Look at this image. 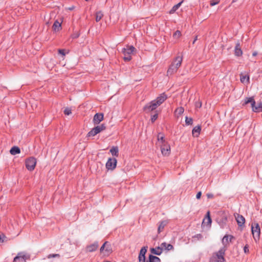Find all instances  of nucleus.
I'll use <instances>...</instances> for the list:
<instances>
[{
    "mask_svg": "<svg viewBox=\"0 0 262 262\" xmlns=\"http://www.w3.org/2000/svg\"><path fill=\"white\" fill-rule=\"evenodd\" d=\"M240 80L242 83H244L246 80H247V83H249V76L247 75H243V74H241Z\"/></svg>",
    "mask_w": 262,
    "mask_h": 262,
    "instance_id": "26",
    "label": "nucleus"
},
{
    "mask_svg": "<svg viewBox=\"0 0 262 262\" xmlns=\"http://www.w3.org/2000/svg\"><path fill=\"white\" fill-rule=\"evenodd\" d=\"M211 219L210 215V212L208 211L207 212V214L205 216V217L204 219L202 224L206 225V226H211Z\"/></svg>",
    "mask_w": 262,
    "mask_h": 262,
    "instance_id": "15",
    "label": "nucleus"
},
{
    "mask_svg": "<svg viewBox=\"0 0 262 262\" xmlns=\"http://www.w3.org/2000/svg\"><path fill=\"white\" fill-rule=\"evenodd\" d=\"M30 259V256L29 254L20 252L14 258L13 262H26L27 260Z\"/></svg>",
    "mask_w": 262,
    "mask_h": 262,
    "instance_id": "6",
    "label": "nucleus"
},
{
    "mask_svg": "<svg viewBox=\"0 0 262 262\" xmlns=\"http://www.w3.org/2000/svg\"><path fill=\"white\" fill-rule=\"evenodd\" d=\"M167 98L165 93L161 94L156 99L147 103L143 107V110L146 113H149L155 110L159 106L162 104Z\"/></svg>",
    "mask_w": 262,
    "mask_h": 262,
    "instance_id": "1",
    "label": "nucleus"
},
{
    "mask_svg": "<svg viewBox=\"0 0 262 262\" xmlns=\"http://www.w3.org/2000/svg\"><path fill=\"white\" fill-rule=\"evenodd\" d=\"M103 16V14L101 11H98L96 13V21L97 22L99 21L102 17Z\"/></svg>",
    "mask_w": 262,
    "mask_h": 262,
    "instance_id": "27",
    "label": "nucleus"
},
{
    "mask_svg": "<svg viewBox=\"0 0 262 262\" xmlns=\"http://www.w3.org/2000/svg\"><path fill=\"white\" fill-rule=\"evenodd\" d=\"M105 252L107 254H109L112 253V250L111 244L107 242V245L105 247Z\"/></svg>",
    "mask_w": 262,
    "mask_h": 262,
    "instance_id": "30",
    "label": "nucleus"
},
{
    "mask_svg": "<svg viewBox=\"0 0 262 262\" xmlns=\"http://www.w3.org/2000/svg\"><path fill=\"white\" fill-rule=\"evenodd\" d=\"M149 256L151 258V259L153 260V262H161V259L160 258L156 256H154L153 255L150 254Z\"/></svg>",
    "mask_w": 262,
    "mask_h": 262,
    "instance_id": "35",
    "label": "nucleus"
},
{
    "mask_svg": "<svg viewBox=\"0 0 262 262\" xmlns=\"http://www.w3.org/2000/svg\"><path fill=\"white\" fill-rule=\"evenodd\" d=\"M201 195H202V192L201 191H199L197 193L196 195V198L197 199H200L201 198Z\"/></svg>",
    "mask_w": 262,
    "mask_h": 262,
    "instance_id": "47",
    "label": "nucleus"
},
{
    "mask_svg": "<svg viewBox=\"0 0 262 262\" xmlns=\"http://www.w3.org/2000/svg\"><path fill=\"white\" fill-rule=\"evenodd\" d=\"M181 35V33L180 31H176L173 34L174 38H179Z\"/></svg>",
    "mask_w": 262,
    "mask_h": 262,
    "instance_id": "39",
    "label": "nucleus"
},
{
    "mask_svg": "<svg viewBox=\"0 0 262 262\" xmlns=\"http://www.w3.org/2000/svg\"><path fill=\"white\" fill-rule=\"evenodd\" d=\"M53 257H60L59 254H50L47 256V258L50 259Z\"/></svg>",
    "mask_w": 262,
    "mask_h": 262,
    "instance_id": "38",
    "label": "nucleus"
},
{
    "mask_svg": "<svg viewBox=\"0 0 262 262\" xmlns=\"http://www.w3.org/2000/svg\"><path fill=\"white\" fill-rule=\"evenodd\" d=\"M107 245V242H105L100 248V252H102L104 250L105 251V247Z\"/></svg>",
    "mask_w": 262,
    "mask_h": 262,
    "instance_id": "43",
    "label": "nucleus"
},
{
    "mask_svg": "<svg viewBox=\"0 0 262 262\" xmlns=\"http://www.w3.org/2000/svg\"><path fill=\"white\" fill-rule=\"evenodd\" d=\"M201 130V127L200 126H196L194 127L192 131V135L194 137H198L200 134Z\"/></svg>",
    "mask_w": 262,
    "mask_h": 262,
    "instance_id": "21",
    "label": "nucleus"
},
{
    "mask_svg": "<svg viewBox=\"0 0 262 262\" xmlns=\"http://www.w3.org/2000/svg\"><path fill=\"white\" fill-rule=\"evenodd\" d=\"M251 230L255 241H256L257 239H259L260 230L258 224L257 223H252L251 226Z\"/></svg>",
    "mask_w": 262,
    "mask_h": 262,
    "instance_id": "7",
    "label": "nucleus"
},
{
    "mask_svg": "<svg viewBox=\"0 0 262 262\" xmlns=\"http://www.w3.org/2000/svg\"><path fill=\"white\" fill-rule=\"evenodd\" d=\"M183 61V55H178L174 57L170 64L167 71V76H171L176 73L179 68L181 67Z\"/></svg>",
    "mask_w": 262,
    "mask_h": 262,
    "instance_id": "2",
    "label": "nucleus"
},
{
    "mask_svg": "<svg viewBox=\"0 0 262 262\" xmlns=\"http://www.w3.org/2000/svg\"><path fill=\"white\" fill-rule=\"evenodd\" d=\"M75 9V6H72L71 7H70L68 8H67V10L72 11Z\"/></svg>",
    "mask_w": 262,
    "mask_h": 262,
    "instance_id": "49",
    "label": "nucleus"
},
{
    "mask_svg": "<svg viewBox=\"0 0 262 262\" xmlns=\"http://www.w3.org/2000/svg\"><path fill=\"white\" fill-rule=\"evenodd\" d=\"M195 106L196 108H201L202 106V102L200 101L195 102Z\"/></svg>",
    "mask_w": 262,
    "mask_h": 262,
    "instance_id": "42",
    "label": "nucleus"
},
{
    "mask_svg": "<svg viewBox=\"0 0 262 262\" xmlns=\"http://www.w3.org/2000/svg\"><path fill=\"white\" fill-rule=\"evenodd\" d=\"M244 251L245 253H248L249 252V246L247 244L244 247Z\"/></svg>",
    "mask_w": 262,
    "mask_h": 262,
    "instance_id": "44",
    "label": "nucleus"
},
{
    "mask_svg": "<svg viewBox=\"0 0 262 262\" xmlns=\"http://www.w3.org/2000/svg\"><path fill=\"white\" fill-rule=\"evenodd\" d=\"M237 0H232V4L236 2Z\"/></svg>",
    "mask_w": 262,
    "mask_h": 262,
    "instance_id": "54",
    "label": "nucleus"
},
{
    "mask_svg": "<svg viewBox=\"0 0 262 262\" xmlns=\"http://www.w3.org/2000/svg\"><path fill=\"white\" fill-rule=\"evenodd\" d=\"M79 36V33H78V32L74 33H73V34L71 35V37H72L73 39L77 38H78Z\"/></svg>",
    "mask_w": 262,
    "mask_h": 262,
    "instance_id": "41",
    "label": "nucleus"
},
{
    "mask_svg": "<svg viewBox=\"0 0 262 262\" xmlns=\"http://www.w3.org/2000/svg\"><path fill=\"white\" fill-rule=\"evenodd\" d=\"M103 120V114L96 113L93 118V123L94 124H98Z\"/></svg>",
    "mask_w": 262,
    "mask_h": 262,
    "instance_id": "12",
    "label": "nucleus"
},
{
    "mask_svg": "<svg viewBox=\"0 0 262 262\" xmlns=\"http://www.w3.org/2000/svg\"><path fill=\"white\" fill-rule=\"evenodd\" d=\"M146 262H153V260L151 259L149 256H148V260H147Z\"/></svg>",
    "mask_w": 262,
    "mask_h": 262,
    "instance_id": "50",
    "label": "nucleus"
},
{
    "mask_svg": "<svg viewBox=\"0 0 262 262\" xmlns=\"http://www.w3.org/2000/svg\"><path fill=\"white\" fill-rule=\"evenodd\" d=\"M0 242H3V240L2 239L1 235L0 234Z\"/></svg>",
    "mask_w": 262,
    "mask_h": 262,
    "instance_id": "53",
    "label": "nucleus"
},
{
    "mask_svg": "<svg viewBox=\"0 0 262 262\" xmlns=\"http://www.w3.org/2000/svg\"><path fill=\"white\" fill-rule=\"evenodd\" d=\"M162 251H163V249H162L161 246H158L155 248H152L150 249L151 253L157 255H161V253H162Z\"/></svg>",
    "mask_w": 262,
    "mask_h": 262,
    "instance_id": "17",
    "label": "nucleus"
},
{
    "mask_svg": "<svg viewBox=\"0 0 262 262\" xmlns=\"http://www.w3.org/2000/svg\"><path fill=\"white\" fill-rule=\"evenodd\" d=\"M234 52L235 56L240 57L242 56L243 51L241 49L240 43L239 41H237V42L236 43Z\"/></svg>",
    "mask_w": 262,
    "mask_h": 262,
    "instance_id": "13",
    "label": "nucleus"
},
{
    "mask_svg": "<svg viewBox=\"0 0 262 262\" xmlns=\"http://www.w3.org/2000/svg\"><path fill=\"white\" fill-rule=\"evenodd\" d=\"M219 3V1L214 2V0H211L210 3V5L211 6H213L216 4H217Z\"/></svg>",
    "mask_w": 262,
    "mask_h": 262,
    "instance_id": "46",
    "label": "nucleus"
},
{
    "mask_svg": "<svg viewBox=\"0 0 262 262\" xmlns=\"http://www.w3.org/2000/svg\"><path fill=\"white\" fill-rule=\"evenodd\" d=\"M183 2H184V0H182L181 2H180L177 5H175L174 6H173V7L172 8V9L170 10L169 13L170 14L173 13L181 6V5L183 3Z\"/></svg>",
    "mask_w": 262,
    "mask_h": 262,
    "instance_id": "25",
    "label": "nucleus"
},
{
    "mask_svg": "<svg viewBox=\"0 0 262 262\" xmlns=\"http://www.w3.org/2000/svg\"><path fill=\"white\" fill-rule=\"evenodd\" d=\"M197 37H198L197 36H196V37H195V38H194V40H193V42H192V43H193V44H194V42H195V41L197 40Z\"/></svg>",
    "mask_w": 262,
    "mask_h": 262,
    "instance_id": "52",
    "label": "nucleus"
},
{
    "mask_svg": "<svg viewBox=\"0 0 262 262\" xmlns=\"http://www.w3.org/2000/svg\"><path fill=\"white\" fill-rule=\"evenodd\" d=\"M117 160L115 158H109L105 166L108 170H113L116 167Z\"/></svg>",
    "mask_w": 262,
    "mask_h": 262,
    "instance_id": "9",
    "label": "nucleus"
},
{
    "mask_svg": "<svg viewBox=\"0 0 262 262\" xmlns=\"http://www.w3.org/2000/svg\"><path fill=\"white\" fill-rule=\"evenodd\" d=\"M192 238H193L194 239H197V240H199V241L201 240L203 238V235L200 233L197 234L193 236Z\"/></svg>",
    "mask_w": 262,
    "mask_h": 262,
    "instance_id": "36",
    "label": "nucleus"
},
{
    "mask_svg": "<svg viewBox=\"0 0 262 262\" xmlns=\"http://www.w3.org/2000/svg\"><path fill=\"white\" fill-rule=\"evenodd\" d=\"M157 138L158 141H161L162 144L166 143L164 140V135L163 134L159 133Z\"/></svg>",
    "mask_w": 262,
    "mask_h": 262,
    "instance_id": "28",
    "label": "nucleus"
},
{
    "mask_svg": "<svg viewBox=\"0 0 262 262\" xmlns=\"http://www.w3.org/2000/svg\"><path fill=\"white\" fill-rule=\"evenodd\" d=\"M98 248V243L95 242L93 244L87 246L86 247V251L89 252H92L95 251Z\"/></svg>",
    "mask_w": 262,
    "mask_h": 262,
    "instance_id": "14",
    "label": "nucleus"
},
{
    "mask_svg": "<svg viewBox=\"0 0 262 262\" xmlns=\"http://www.w3.org/2000/svg\"><path fill=\"white\" fill-rule=\"evenodd\" d=\"M235 219L239 226L241 227L244 224L245 219L242 215L237 214V215L235 216Z\"/></svg>",
    "mask_w": 262,
    "mask_h": 262,
    "instance_id": "16",
    "label": "nucleus"
},
{
    "mask_svg": "<svg viewBox=\"0 0 262 262\" xmlns=\"http://www.w3.org/2000/svg\"><path fill=\"white\" fill-rule=\"evenodd\" d=\"M136 49L133 46H127L122 49V53L124 55L123 59L125 61H129L132 59L131 55L133 54Z\"/></svg>",
    "mask_w": 262,
    "mask_h": 262,
    "instance_id": "5",
    "label": "nucleus"
},
{
    "mask_svg": "<svg viewBox=\"0 0 262 262\" xmlns=\"http://www.w3.org/2000/svg\"><path fill=\"white\" fill-rule=\"evenodd\" d=\"M207 196L208 199H212L214 197V195L212 193H207Z\"/></svg>",
    "mask_w": 262,
    "mask_h": 262,
    "instance_id": "48",
    "label": "nucleus"
},
{
    "mask_svg": "<svg viewBox=\"0 0 262 262\" xmlns=\"http://www.w3.org/2000/svg\"><path fill=\"white\" fill-rule=\"evenodd\" d=\"M158 114L157 113L152 115L151 116V121L152 123H154L158 118Z\"/></svg>",
    "mask_w": 262,
    "mask_h": 262,
    "instance_id": "40",
    "label": "nucleus"
},
{
    "mask_svg": "<svg viewBox=\"0 0 262 262\" xmlns=\"http://www.w3.org/2000/svg\"><path fill=\"white\" fill-rule=\"evenodd\" d=\"M184 111V109L183 107H179L176 110L175 113L179 115H181L183 113Z\"/></svg>",
    "mask_w": 262,
    "mask_h": 262,
    "instance_id": "33",
    "label": "nucleus"
},
{
    "mask_svg": "<svg viewBox=\"0 0 262 262\" xmlns=\"http://www.w3.org/2000/svg\"><path fill=\"white\" fill-rule=\"evenodd\" d=\"M97 134L96 131L93 128L87 134L86 137H94Z\"/></svg>",
    "mask_w": 262,
    "mask_h": 262,
    "instance_id": "32",
    "label": "nucleus"
},
{
    "mask_svg": "<svg viewBox=\"0 0 262 262\" xmlns=\"http://www.w3.org/2000/svg\"><path fill=\"white\" fill-rule=\"evenodd\" d=\"M104 262H111L110 261H104Z\"/></svg>",
    "mask_w": 262,
    "mask_h": 262,
    "instance_id": "55",
    "label": "nucleus"
},
{
    "mask_svg": "<svg viewBox=\"0 0 262 262\" xmlns=\"http://www.w3.org/2000/svg\"><path fill=\"white\" fill-rule=\"evenodd\" d=\"M185 123L186 125H191L193 123V119L192 118H189L188 117H186L185 118Z\"/></svg>",
    "mask_w": 262,
    "mask_h": 262,
    "instance_id": "34",
    "label": "nucleus"
},
{
    "mask_svg": "<svg viewBox=\"0 0 262 262\" xmlns=\"http://www.w3.org/2000/svg\"><path fill=\"white\" fill-rule=\"evenodd\" d=\"M113 156L118 157L119 156V149L117 146H113L110 150Z\"/></svg>",
    "mask_w": 262,
    "mask_h": 262,
    "instance_id": "23",
    "label": "nucleus"
},
{
    "mask_svg": "<svg viewBox=\"0 0 262 262\" xmlns=\"http://www.w3.org/2000/svg\"><path fill=\"white\" fill-rule=\"evenodd\" d=\"M257 55V52L256 51H254V52H253V53H252V55H253V56H256Z\"/></svg>",
    "mask_w": 262,
    "mask_h": 262,
    "instance_id": "51",
    "label": "nucleus"
},
{
    "mask_svg": "<svg viewBox=\"0 0 262 262\" xmlns=\"http://www.w3.org/2000/svg\"><path fill=\"white\" fill-rule=\"evenodd\" d=\"M227 221V217L226 216H223L222 219H221V221L220 222V225L224 227V226L226 224V222Z\"/></svg>",
    "mask_w": 262,
    "mask_h": 262,
    "instance_id": "29",
    "label": "nucleus"
},
{
    "mask_svg": "<svg viewBox=\"0 0 262 262\" xmlns=\"http://www.w3.org/2000/svg\"><path fill=\"white\" fill-rule=\"evenodd\" d=\"M161 150L162 155L165 156H168L170 153V147L166 143H163L161 146Z\"/></svg>",
    "mask_w": 262,
    "mask_h": 262,
    "instance_id": "10",
    "label": "nucleus"
},
{
    "mask_svg": "<svg viewBox=\"0 0 262 262\" xmlns=\"http://www.w3.org/2000/svg\"><path fill=\"white\" fill-rule=\"evenodd\" d=\"M229 237H230V241L231 242V239L233 238V236H232V235H226L224 236L223 239H222V242L224 244L225 243H228V238Z\"/></svg>",
    "mask_w": 262,
    "mask_h": 262,
    "instance_id": "31",
    "label": "nucleus"
},
{
    "mask_svg": "<svg viewBox=\"0 0 262 262\" xmlns=\"http://www.w3.org/2000/svg\"><path fill=\"white\" fill-rule=\"evenodd\" d=\"M65 50L64 49H59L58 52L59 54H61L62 56L65 55Z\"/></svg>",
    "mask_w": 262,
    "mask_h": 262,
    "instance_id": "45",
    "label": "nucleus"
},
{
    "mask_svg": "<svg viewBox=\"0 0 262 262\" xmlns=\"http://www.w3.org/2000/svg\"><path fill=\"white\" fill-rule=\"evenodd\" d=\"M162 249H165L167 251H169L173 249V246L170 244H167L165 242L162 243L161 244Z\"/></svg>",
    "mask_w": 262,
    "mask_h": 262,
    "instance_id": "18",
    "label": "nucleus"
},
{
    "mask_svg": "<svg viewBox=\"0 0 262 262\" xmlns=\"http://www.w3.org/2000/svg\"><path fill=\"white\" fill-rule=\"evenodd\" d=\"M61 23L59 22L58 20H56L54 21L53 25V29L55 31H59L61 29Z\"/></svg>",
    "mask_w": 262,
    "mask_h": 262,
    "instance_id": "19",
    "label": "nucleus"
},
{
    "mask_svg": "<svg viewBox=\"0 0 262 262\" xmlns=\"http://www.w3.org/2000/svg\"><path fill=\"white\" fill-rule=\"evenodd\" d=\"M147 247H143L141 248L139 255V262H145V254L147 252Z\"/></svg>",
    "mask_w": 262,
    "mask_h": 262,
    "instance_id": "11",
    "label": "nucleus"
},
{
    "mask_svg": "<svg viewBox=\"0 0 262 262\" xmlns=\"http://www.w3.org/2000/svg\"><path fill=\"white\" fill-rule=\"evenodd\" d=\"M10 152L11 155H15L16 154H19L20 152V150L18 147L13 146L11 148Z\"/></svg>",
    "mask_w": 262,
    "mask_h": 262,
    "instance_id": "24",
    "label": "nucleus"
},
{
    "mask_svg": "<svg viewBox=\"0 0 262 262\" xmlns=\"http://www.w3.org/2000/svg\"><path fill=\"white\" fill-rule=\"evenodd\" d=\"M168 222L167 221H162L159 222V225L158 228V232L160 233L164 229V227L166 226Z\"/></svg>",
    "mask_w": 262,
    "mask_h": 262,
    "instance_id": "20",
    "label": "nucleus"
},
{
    "mask_svg": "<svg viewBox=\"0 0 262 262\" xmlns=\"http://www.w3.org/2000/svg\"><path fill=\"white\" fill-rule=\"evenodd\" d=\"M26 167L27 169L30 171H32L34 169L36 164V159L34 157H30L26 160Z\"/></svg>",
    "mask_w": 262,
    "mask_h": 262,
    "instance_id": "8",
    "label": "nucleus"
},
{
    "mask_svg": "<svg viewBox=\"0 0 262 262\" xmlns=\"http://www.w3.org/2000/svg\"><path fill=\"white\" fill-rule=\"evenodd\" d=\"M63 112L66 115H69L72 113L71 109L69 107H66Z\"/></svg>",
    "mask_w": 262,
    "mask_h": 262,
    "instance_id": "37",
    "label": "nucleus"
},
{
    "mask_svg": "<svg viewBox=\"0 0 262 262\" xmlns=\"http://www.w3.org/2000/svg\"><path fill=\"white\" fill-rule=\"evenodd\" d=\"M249 103H251L252 111L253 112L256 113L262 112V102H259L258 103L257 105L255 106V101L253 97H247L245 99V102L243 105L247 104Z\"/></svg>",
    "mask_w": 262,
    "mask_h": 262,
    "instance_id": "4",
    "label": "nucleus"
},
{
    "mask_svg": "<svg viewBox=\"0 0 262 262\" xmlns=\"http://www.w3.org/2000/svg\"><path fill=\"white\" fill-rule=\"evenodd\" d=\"M225 251L226 249L222 248L219 251L213 253L212 256L210 258L209 262H226L224 257Z\"/></svg>",
    "mask_w": 262,
    "mask_h": 262,
    "instance_id": "3",
    "label": "nucleus"
},
{
    "mask_svg": "<svg viewBox=\"0 0 262 262\" xmlns=\"http://www.w3.org/2000/svg\"><path fill=\"white\" fill-rule=\"evenodd\" d=\"M94 130L96 131L97 134L100 133L101 132L105 130L106 129V126L104 124H102L100 125H97L93 128Z\"/></svg>",
    "mask_w": 262,
    "mask_h": 262,
    "instance_id": "22",
    "label": "nucleus"
}]
</instances>
